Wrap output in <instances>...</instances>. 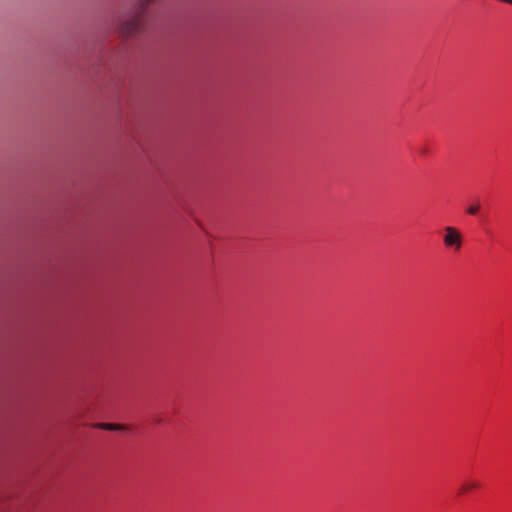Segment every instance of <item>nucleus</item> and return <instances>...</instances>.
<instances>
[{"label": "nucleus", "instance_id": "20e7f679", "mask_svg": "<svg viewBox=\"0 0 512 512\" xmlns=\"http://www.w3.org/2000/svg\"><path fill=\"white\" fill-rule=\"evenodd\" d=\"M479 209H480V205H479V203H476V204L470 205L467 208V213L470 215H476L478 213Z\"/></svg>", "mask_w": 512, "mask_h": 512}, {"label": "nucleus", "instance_id": "7ed1b4c3", "mask_svg": "<svg viewBox=\"0 0 512 512\" xmlns=\"http://www.w3.org/2000/svg\"><path fill=\"white\" fill-rule=\"evenodd\" d=\"M480 487V483L478 481H467L462 484L460 487V494L467 493L474 489H478Z\"/></svg>", "mask_w": 512, "mask_h": 512}, {"label": "nucleus", "instance_id": "f03ea898", "mask_svg": "<svg viewBox=\"0 0 512 512\" xmlns=\"http://www.w3.org/2000/svg\"><path fill=\"white\" fill-rule=\"evenodd\" d=\"M95 427L103 430H110V431H122L125 430V426L121 424H111V423H99L96 424Z\"/></svg>", "mask_w": 512, "mask_h": 512}, {"label": "nucleus", "instance_id": "39448f33", "mask_svg": "<svg viewBox=\"0 0 512 512\" xmlns=\"http://www.w3.org/2000/svg\"><path fill=\"white\" fill-rule=\"evenodd\" d=\"M426 152H427V150H426L425 148H422V149L420 150V153H421V154H425Z\"/></svg>", "mask_w": 512, "mask_h": 512}, {"label": "nucleus", "instance_id": "f257e3e1", "mask_svg": "<svg viewBox=\"0 0 512 512\" xmlns=\"http://www.w3.org/2000/svg\"><path fill=\"white\" fill-rule=\"evenodd\" d=\"M443 242L447 248L459 251L462 246V235L455 227L447 226L444 228Z\"/></svg>", "mask_w": 512, "mask_h": 512}]
</instances>
